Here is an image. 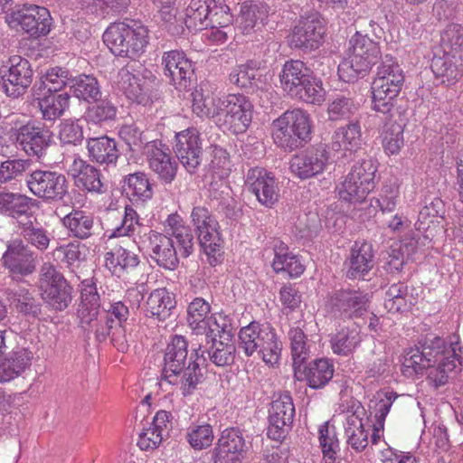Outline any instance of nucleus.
<instances>
[{
    "label": "nucleus",
    "mask_w": 463,
    "mask_h": 463,
    "mask_svg": "<svg viewBox=\"0 0 463 463\" xmlns=\"http://www.w3.org/2000/svg\"><path fill=\"white\" fill-rule=\"evenodd\" d=\"M455 345H447L443 338L428 334L415 348L407 350V374H422L427 369L428 379L436 388L445 385L449 374L461 364Z\"/></svg>",
    "instance_id": "1"
},
{
    "label": "nucleus",
    "mask_w": 463,
    "mask_h": 463,
    "mask_svg": "<svg viewBox=\"0 0 463 463\" xmlns=\"http://www.w3.org/2000/svg\"><path fill=\"white\" fill-rule=\"evenodd\" d=\"M192 348L189 354L188 342L183 335H175L167 345L164 355L162 379L173 385H178L184 397L191 396L203 380L201 364L205 362L204 351Z\"/></svg>",
    "instance_id": "2"
},
{
    "label": "nucleus",
    "mask_w": 463,
    "mask_h": 463,
    "mask_svg": "<svg viewBox=\"0 0 463 463\" xmlns=\"http://www.w3.org/2000/svg\"><path fill=\"white\" fill-rule=\"evenodd\" d=\"M404 80L402 67L386 55L372 83L373 109L389 114L390 118H402L405 113V99L404 96L399 98V94Z\"/></svg>",
    "instance_id": "3"
},
{
    "label": "nucleus",
    "mask_w": 463,
    "mask_h": 463,
    "mask_svg": "<svg viewBox=\"0 0 463 463\" xmlns=\"http://www.w3.org/2000/svg\"><path fill=\"white\" fill-rule=\"evenodd\" d=\"M279 79L282 89L291 98L310 104H321L325 99L322 81L299 60L286 61Z\"/></svg>",
    "instance_id": "4"
},
{
    "label": "nucleus",
    "mask_w": 463,
    "mask_h": 463,
    "mask_svg": "<svg viewBox=\"0 0 463 463\" xmlns=\"http://www.w3.org/2000/svg\"><path fill=\"white\" fill-rule=\"evenodd\" d=\"M102 39L114 55L134 60L145 52L148 31L133 20L115 22L108 26Z\"/></svg>",
    "instance_id": "5"
},
{
    "label": "nucleus",
    "mask_w": 463,
    "mask_h": 463,
    "mask_svg": "<svg viewBox=\"0 0 463 463\" xmlns=\"http://www.w3.org/2000/svg\"><path fill=\"white\" fill-rule=\"evenodd\" d=\"M239 339V347L247 356L257 352L267 364L274 365L279 363L282 343L270 324L252 321L241 328Z\"/></svg>",
    "instance_id": "6"
},
{
    "label": "nucleus",
    "mask_w": 463,
    "mask_h": 463,
    "mask_svg": "<svg viewBox=\"0 0 463 463\" xmlns=\"http://www.w3.org/2000/svg\"><path fill=\"white\" fill-rule=\"evenodd\" d=\"M35 285L42 300L52 311H64L74 299L72 286L51 262L40 266Z\"/></svg>",
    "instance_id": "7"
},
{
    "label": "nucleus",
    "mask_w": 463,
    "mask_h": 463,
    "mask_svg": "<svg viewBox=\"0 0 463 463\" xmlns=\"http://www.w3.org/2000/svg\"><path fill=\"white\" fill-rule=\"evenodd\" d=\"M191 219L200 248L206 254L208 263L213 267L216 266L221 262L222 256L218 222L209 210L203 206L194 207Z\"/></svg>",
    "instance_id": "8"
},
{
    "label": "nucleus",
    "mask_w": 463,
    "mask_h": 463,
    "mask_svg": "<svg viewBox=\"0 0 463 463\" xmlns=\"http://www.w3.org/2000/svg\"><path fill=\"white\" fill-rule=\"evenodd\" d=\"M376 171L371 158L354 164L339 187L340 199L354 203L364 202L375 187Z\"/></svg>",
    "instance_id": "9"
},
{
    "label": "nucleus",
    "mask_w": 463,
    "mask_h": 463,
    "mask_svg": "<svg viewBox=\"0 0 463 463\" xmlns=\"http://www.w3.org/2000/svg\"><path fill=\"white\" fill-rule=\"evenodd\" d=\"M25 181L29 191L45 203H64L69 196V182L60 172L36 169Z\"/></svg>",
    "instance_id": "10"
},
{
    "label": "nucleus",
    "mask_w": 463,
    "mask_h": 463,
    "mask_svg": "<svg viewBox=\"0 0 463 463\" xmlns=\"http://www.w3.org/2000/svg\"><path fill=\"white\" fill-rule=\"evenodd\" d=\"M38 255L21 238L6 242L1 265L13 279L28 277L35 272Z\"/></svg>",
    "instance_id": "11"
},
{
    "label": "nucleus",
    "mask_w": 463,
    "mask_h": 463,
    "mask_svg": "<svg viewBox=\"0 0 463 463\" xmlns=\"http://www.w3.org/2000/svg\"><path fill=\"white\" fill-rule=\"evenodd\" d=\"M370 295L361 290L341 288L334 291L326 302L328 308L342 319L360 318L368 312Z\"/></svg>",
    "instance_id": "12"
},
{
    "label": "nucleus",
    "mask_w": 463,
    "mask_h": 463,
    "mask_svg": "<svg viewBox=\"0 0 463 463\" xmlns=\"http://www.w3.org/2000/svg\"><path fill=\"white\" fill-rule=\"evenodd\" d=\"M295 416V406L289 392H284L272 401L269 409L267 435L281 441L291 430Z\"/></svg>",
    "instance_id": "13"
},
{
    "label": "nucleus",
    "mask_w": 463,
    "mask_h": 463,
    "mask_svg": "<svg viewBox=\"0 0 463 463\" xmlns=\"http://www.w3.org/2000/svg\"><path fill=\"white\" fill-rule=\"evenodd\" d=\"M222 125L232 134L245 133L252 120L253 105L243 94L225 96Z\"/></svg>",
    "instance_id": "14"
},
{
    "label": "nucleus",
    "mask_w": 463,
    "mask_h": 463,
    "mask_svg": "<svg viewBox=\"0 0 463 463\" xmlns=\"http://www.w3.org/2000/svg\"><path fill=\"white\" fill-rule=\"evenodd\" d=\"M15 137L27 156L41 159L52 142V132L40 122L29 121L16 129Z\"/></svg>",
    "instance_id": "15"
},
{
    "label": "nucleus",
    "mask_w": 463,
    "mask_h": 463,
    "mask_svg": "<svg viewBox=\"0 0 463 463\" xmlns=\"http://www.w3.org/2000/svg\"><path fill=\"white\" fill-rule=\"evenodd\" d=\"M329 160V152L325 144L310 146L295 155L289 162L291 173L300 179H308L322 174Z\"/></svg>",
    "instance_id": "16"
},
{
    "label": "nucleus",
    "mask_w": 463,
    "mask_h": 463,
    "mask_svg": "<svg viewBox=\"0 0 463 463\" xmlns=\"http://www.w3.org/2000/svg\"><path fill=\"white\" fill-rule=\"evenodd\" d=\"M10 66L3 73L2 88L11 98H19L26 93L33 79V70L31 62L21 56H13L9 60Z\"/></svg>",
    "instance_id": "17"
},
{
    "label": "nucleus",
    "mask_w": 463,
    "mask_h": 463,
    "mask_svg": "<svg viewBox=\"0 0 463 463\" xmlns=\"http://www.w3.org/2000/svg\"><path fill=\"white\" fill-rule=\"evenodd\" d=\"M247 445L241 430L238 428H227L212 450L213 463H241L246 458Z\"/></svg>",
    "instance_id": "18"
},
{
    "label": "nucleus",
    "mask_w": 463,
    "mask_h": 463,
    "mask_svg": "<svg viewBox=\"0 0 463 463\" xmlns=\"http://www.w3.org/2000/svg\"><path fill=\"white\" fill-rule=\"evenodd\" d=\"M10 24L20 25L31 36L37 38L46 35L51 30V15L47 8L38 5H26L7 14Z\"/></svg>",
    "instance_id": "19"
},
{
    "label": "nucleus",
    "mask_w": 463,
    "mask_h": 463,
    "mask_svg": "<svg viewBox=\"0 0 463 463\" xmlns=\"http://www.w3.org/2000/svg\"><path fill=\"white\" fill-rule=\"evenodd\" d=\"M164 76L177 90H186L192 82L194 69L193 62L183 51L165 52L161 61Z\"/></svg>",
    "instance_id": "20"
},
{
    "label": "nucleus",
    "mask_w": 463,
    "mask_h": 463,
    "mask_svg": "<svg viewBox=\"0 0 463 463\" xmlns=\"http://www.w3.org/2000/svg\"><path fill=\"white\" fill-rule=\"evenodd\" d=\"M174 151L185 170L194 174L203 161V144L199 131L189 128L175 134Z\"/></svg>",
    "instance_id": "21"
},
{
    "label": "nucleus",
    "mask_w": 463,
    "mask_h": 463,
    "mask_svg": "<svg viewBox=\"0 0 463 463\" xmlns=\"http://www.w3.org/2000/svg\"><path fill=\"white\" fill-rule=\"evenodd\" d=\"M326 33L325 21L317 14L299 20L291 35V44L304 52H311L323 43Z\"/></svg>",
    "instance_id": "22"
},
{
    "label": "nucleus",
    "mask_w": 463,
    "mask_h": 463,
    "mask_svg": "<svg viewBox=\"0 0 463 463\" xmlns=\"http://www.w3.org/2000/svg\"><path fill=\"white\" fill-rule=\"evenodd\" d=\"M245 184L257 200L264 206L271 208L279 198V188L274 175L261 167L248 171Z\"/></svg>",
    "instance_id": "23"
},
{
    "label": "nucleus",
    "mask_w": 463,
    "mask_h": 463,
    "mask_svg": "<svg viewBox=\"0 0 463 463\" xmlns=\"http://www.w3.org/2000/svg\"><path fill=\"white\" fill-rule=\"evenodd\" d=\"M149 168L166 184H170L176 175L177 164L173 159L168 146L161 140H153L145 145V154Z\"/></svg>",
    "instance_id": "24"
},
{
    "label": "nucleus",
    "mask_w": 463,
    "mask_h": 463,
    "mask_svg": "<svg viewBox=\"0 0 463 463\" xmlns=\"http://www.w3.org/2000/svg\"><path fill=\"white\" fill-rule=\"evenodd\" d=\"M352 409L344 423L345 435L347 444L355 451L361 452L368 446L369 430L365 429L362 418L365 410L360 402L353 404Z\"/></svg>",
    "instance_id": "25"
},
{
    "label": "nucleus",
    "mask_w": 463,
    "mask_h": 463,
    "mask_svg": "<svg viewBox=\"0 0 463 463\" xmlns=\"http://www.w3.org/2000/svg\"><path fill=\"white\" fill-rule=\"evenodd\" d=\"M33 95L42 118L45 121H55L70 107L71 95L67 92L33 91Z\"/></svg>",
    "instance_id": "26"
},
{
    "label": "nucleus",
    "mask_w": 463,
    "mask_h": 463,
    "mask_svg": "<svg viewBox=\"0 0 463 463\" xmlns=\"http://www.w3.org/2000/svg\"><path fill=\"white\" fill-rule=\"evenodd\" d=\"M7 300L22 316L29 318H38L44 315V303L33 291L26 288L17 289L6 288L5 291Z\"/></svg>",
    "instance_id": "27"
},
{
    "label": "nucleus",
    "mask_w": 463,
    "mask_h": 463,
    "mask_svg": "<svg viewBox=\"0 0 463 463\" xmlns=\"http://www.w3.org/2000/svg\"><path fill=\"white\" fill-rule=\"evenodd\" d=\"M148 241L152 250L151 257L157 265L170 270L175 269L179 260L173 239L165 234L149 230Z\"/></svg>",
    "instance_id": "28"
},
{
    "label": "nucleus",
    "mask_w": 463,
    "mask_h": 463,
    "mask_svg": "<svg viewBox=\"0 0 463 463\" xmlns=\"http://www.w3.org/2000/svg\"><path fill=\"white\" fill-rule=\"evenodd\" d=\"M70 172L77 187L91 193L102 194L106 191L100 180V172L81 158H75Z\"/></svg>",
    "instance_id": "29"
},
{
    "label": "nucleus",
    "mask_w": 463,
    "mask_h": 463,
    "mask_svg": "<svg viewBox=\"0 0 463 463\" xmlns=\"http://www.w3.org/2000/svg\"><path fill=\"white\" fill-rule=\"evenodd\" d=\"M192 109L200 118H213L221 123L223 114L225 96L220 98L209 90L196 89L192 94Z\"/></svg>",
    "instance_id": "30"
},
{
    "label": "nucleus",
    "mask_w": 463,
    "mask_h": 463,
    "mask_svg": "<svg viewBox=\"0 0 463 463\" xmlns=\"http://www.w3.org/2000/svg\"><path fill=\"white\" fill-rule=\"evenodd\" d=\"M334 364L327 358L316 359L301 368V373L296 377L298 381H305L315 390L325 387L334 376Z\"/></svg>",
    "instance_id": "31"
},
{
    "label": "nucleus",
    "mask_w": 463,
    "mask_h": 463,
    "mask_svg": "<svg viewBox=\"0 0 463 463\" xmlns=\"http://www.w3.org/2000/svg\"><path fill=\"white\" fill-rule=\"evenodd\" d=\"M346 276L349 279L364 278L373 267V245L355 241L350 250Z\"/></svg>",
    "instance_id": "32"
},
{
    "label": "nucleus",
    "mask_w": 463,
    "mask_h": 463,
    "mask_svg": "<svg viewBox=\"0 0 463 463\" xmlns=\"http://www.w3.org/2000/svg\"><path fill=\"white\" fill-rule=\"evenodd\" d=\"M431 70L442 83L452 84L463 75V61L453 54L436 50L431 60Z\"/></svg>",
    "instance_id": "33"
},
{
    "label": "nucleus",
    "mask_w": 463,
    "mask_h": 463,
    "mask_svg": "<svg viewBox=\"0 0 463 463\" xmlns=\"http://www.w3.org/2000/svg\"><path fill=\"white\" fill-rule=\"evenodd\" d=\"M16 226L20 231L22 240L28 246L34 247L40 252L47 250L52 241V233L37 222L35 218L33 219L32 213L29 217L17 221Z\"/></svg>",
    "instance_id": "34"
},
{
    "label": "nucleus",
    "mask_w": 463,
    "mask_h": 463,
    "mask_svg": "<svg viewBox=\"0 0 463 463\" xmlns=\"http://www.w3.org/2000/svg\"><path fill=\"white\" fill-rule=\"evenodd\" d=\"M118 84L127 98L133 102L146 105L151 99L146 81L136 77L127 68L118 71Z\"/></svg>",
    "instance_id": "35"
},
{
    "label": "nucleus",
    "mask_w": 463,
    "mask_h": 463,
    "mask_svg": "<svg viewBox=\"0 0 463 463\" xmlns=\"http://www.w3.org/2000/svg\"><path fill=\"white\" fill-rule=\"evenodd\" d=\"M87 149L90 158L99 165H115L119 156L116 140L108 136L89 137Z\"/></svg>",
    "instance_id": "36"
},
{
    "label": "nucleus",
    "mask_w": 463,
    "mask_h": 463,
    "mask_svg": "<svg viewBox=\"0 0 463 463\" xmlns=\"http://www.w3.org/2000/svg\"><path fill=\"white\" fill-rule=\"evenodd\" d=\"M175 305V298L165 288L155 289L146 301V316L158 321H165L169 318Z\"/></svg>",
    "instance_id": "37"
},
{
    "label": "nucleus",
    "mask_w": 463,
    "mask_h": 463,
    "mask_svg": "<svg viewBox=\"0 0 463 463\" xmlns=\"http://www.w3.org/2000/svg\"><path fill=\"white\" fill-rule=\"evenodd\" d=\"M32 353L20 348L0 360V383L18 377L31 364Z\"/></svg>",
    "instance_id": "38"
},
{
    "label": "nucleus",
    "mask_w": 463,
    "mask_h": 463,
    "mask_svg": "<svg viewBox=\"0 0 463 463\" xmlns=\"http://www.w3.org/2000/svg\"><path fill=\"white\" fill-rule=\"evenodd\" d=\"M279 118V123L281 128H291L293 132H297L296 137H300V140L306 144L310 139L311 135V118L309 114L301 109H294L285 111Z\"/></svg>",
    "instance_id": "39"
},
{
    "label": "nucleus",
    "mask_w": 463,
    "mask_h": 463,
    "mask_svg": "<svg viewBox=\"0 0 463 463\" xmlns=\"http://www.w3.org/2000/svg\"><path fill=\"white\" fill-rule=\"evenodd\" d=\"M123 193L131 202L144 203L153 196V189L147 175L143 172L129 174L124 177Z\"/></svg>",
    "instance_id": "40"
},
{
    "label": "nucleus",
    "mask_w": 463,
    "mask_h": 463,
    "mask_svg": "<svg viewBox=\"0 0 463 463\" xmlns=\"http://www.w3.org/2000/svg\"><path fill=\"white\" fill-rule=\"evenodd\" d=\"M32 198L27 195L12 193L0 192V214L17 219L29 217L31 212Z\"/></svg>",
    "instance_id": "41"
},
{
    "label": "nucleus",
    "mask_w": 463,
    "mask_h": 463,
    "mask_svg": "<svg viewBox=\"0 0 463 463\" xmlns=\"http://www.w3.org/2000/svg\"><path fill=\"white\" fill-rule=\"evenodd\" d=\"M194 333L204 335L208 344L218 340H232L233 337L232 326L222 314L211 315Z\"/></svg>",
    "instance_id": "42"
},
{
    "label": "nucleus",
    "mask_w": 463,
    "mask_h": 463,
    "mask_svg": "<svg viewBox=\"0 0 463 463\" xmlns=\"http://www.w3.org/2000/svg\"><path fill=\"white\" fill-rule=\"evenodd\" d=\"M62 224L71 236L79 240H87L93 234L94 218L81 210H72L63 217Z\"/></svg>",
    "instance_id": "43"
},
{
    "label": "nucleus",
    "mask_w": 463,
    "mask_h": 463,
    "mask_svg": "<svg viewBox=\"0 0 463 463\" xmlns=\"http://www.w3.org/2000/svg\"><path fill=\"white\" fill-rule=\"evenodd\" d=\"M272 268L276 273L287 272L291 278L300 276L305 267L297 255L288 251V248L283 242L274 247V260Z\"/></svg>",
    "instance_id": "44"
},
{
    "label": "nucleus",
    "mask_w": 463,
    "mask_h": 463,
    "mask_svg": "<svg viewBox=\"0 0 463 463\" xmlns=\"http://www.w3.org/2000/svg\"><path fill=\"white\" fill-rule=\"evenodd\" d=\"M398 395L393 392H378L374 399L370 401L369 409L373 414L376 424L373 425L372 442L377 443L380 439L379 431L383 429V422L390 408Z\"/></svg>",
    "instance_id": "45"
},
{
    "label": "nucleus",
    "mask_w": 463,
    "mask_h": 463,
    "mask_svg": "<svg viewBox=\"0 0 463 463\" xmlns=\"http://www.w3.org/2000/svg\"><path fill=\"white\" fill-rule=\"evenodd\" d=\"M361 145V128L358 122L338 128L331 137L330 147L335 151L355 150Z\"/></svg>",
    "instance_id": "46"
},
{
    "label": "nucleus",
    "mask_w": 463,
    "mask_h": 463,
    "mask_svg": "<svg viewBox=\"0 0 463 463\" xmlns=\"http://www.w3.org/2000/svg\"><path fill=\"white\" fill-rule=\"evenodd\" d=\"M109 315L104 311H99L97 314H89L80 319V327L87 335L93 334L98 342H104L109 335L114 327L113 318H109Z\"/></svg>",
    "instance_id": "47"
},
{
    "label": "nucleus",
    "mask_w": 463,
    "mask_h": 463,
    "mask_svg": "<svg viewBox=\"0 0 463 463\" xmlns=\"http://www.w3.org/2000/svg\"><path fill=\"white\" fill-rule=\"evenodd\" d=\"M73 77L69 71L61 67H54L47 71L33 86V91L61 92L67 85L71 87Z\"/></svg>",
    "instance_id": "48"
},
{
    "label": "nucleus",
    "mask_w": 463,
    "mask_h": 463,
    "mask_svg": "<svg viewBox=\"0 0 463 463\" xmlns=\"http://www.w3.org/2000/svg\"><path fill=\"white\" fill-rule=\"evenodd\" d=\"M267 17V11L263 7L255 4H243L238 18L239 29L243 34L256 33L263 27Z\"/></svg>",
    "instance_id": "49"
},
{
    "label": "nucleus",
    "mask_w": 463,
    "mask_h": 463,
    "mask_svg": "<svg viewBox=\"0 0 463 463\" xmlns=\"http://www.w3.org/2000/svg\"><path fill=\"white\" fill-rule=\"evenodd\" d=\"M71 90L79 100L88 103L99 99L102 95L98 80L94 76L87 74L73 77Z\"/></svg>",
    "instance_id": "50"
},
{
    "label": "nucleus",
    "mask_w": 463,
    "mask_h": 463,
    "mask_svg": "<svg viewBox=\"0 0 463 463\" xmlns=\"http://www.w3.org/2000/svg\"><path fill=\"white\" fill-rule=\"evenodd\" d=\"M138 263L139 258L137 254L121 247L107 252L105 255L106 267L118 277H120L123 272L136 268Z\"/></svg>",
    "instance_id": "51"
},
{
    "label": "nucleus",
    "mask_w": 463,
    "mask_h": 463,
    "mask_svg": "<svg viewBox=\"0 0 463 463\" xmlns=\"http://www.w3.org/2000/svg\"><path fill=\"white\" fill-rule=\"evenodd\" d=\"M352 54L363 60H366L371 65H374L381 57L378 43L368 35L355 32L349 41Z\"/></svg>",
    "instance_id": "52"
},
{
    "label": "nucleus",
    "mask_w": 463,
    "mask_h": 463,
    "mask_svg": "<svg viewBox=\"0 0 463 463\" xmlns=\"http://www.w3.org/2000/svg\"><path fill=\"white\" fill-rule=\"evenodd\" d=\"M85 111L88 123L103 126L116 119L118 108L109 99H101L91 102Z\"/></svg>",
    "instance_id": "53"
},
{
    "label": "nucleus",
    "mask_w": 463,
    "mask_h": 463,
    "mask_svg": "<svg viewBox=\"0 0 463 463\" xmlns=\"http://www.w3.org/2000/svg\"><path fill=\"white\" fill-rule=\"evenodd\" d=\"M436 50L445 54H453L463 61V27L458 24H449L441 33Z\"/></svg>",
    "instance_id": "54"
},
{
    "label": "nucleus",
    "mask_w": 463,
    "mask_h": 463,
    "mask_svg": "<svg viewBox=\"0 0 463 463\" xmlns=\"http://www.w3.org/2000/svg\"><path fill=\"white\" fill-rule=\"evenodd\" d=\"M88 248L80 241H71L66 244L57 246L52 255L54 260L65 264L68 269H73L76 264L87 260Z\"/></svg>",
    "instance_id": "55"
},
{
    "label": "nucleus",
    "mask_w": 463,
    "mask_h": 463,
    "mask_svg": "<svg viewBox=\"0 0 463 463\" xmlns=\"http://www.w3.org/2000/svg\"><path fill=\"white\" fill-rule=\"evenodd\" d=\"M319 444L322 449L323 458L326 463H336L340 444L337 438L336 429L328 422L319 426Z\"/></svg>",
    "instance_id": "56"
},
{
    "label": "nucleus",
    "mask_w": 463,
    "mask_h": 463,
    "mask_svg": "<svg viewBox=\"0 0 463 463\" xmlns=\"http://www.w3.org/2000/svg\"><path fill=\"white\" fill-rule=\"evenodd\" d=\"M262 74L250 67L248 64L240 65L237 69L233 70L230 75V82L241 88H250L252 90H256L264 92V82L262 81Z\"/></svg>",
    "instance_id": "57"
},
{
    "label": "nucleus",
    "mask_w": 463,
    "mask_h": 463,
    "mask_svg": "<svg viewBox=\"0 0 463 463\" xmlns=\"http://www.w3.org/2000/svg\"><path fill=\"white\" fill-rule=\"evenodd\" d=\"M212 5V0H191L185 14L187 28L194 30L206 29Z\"/></svg>",
    "instance_id": "58"
},
{
    "label": "nucleus",
    "mask_w": 463,
    "mask_h": 463,
    "mask_svg": "<svg viewBox=\"0 0 463 463\" xmlns=\"http://www.w3.org/2000/svg\"><path fill=\"white\" fill-rule=\"evenodd\" d=\"M288 338L290 340L295 377H298V373H301V367L309 353L307 335L299 326H296L289 329Z\"/></svg>",
    "instance_id": "59"
},
{
    "label": "nucleus",
    "mask_w": 463,
    "mask_h": 463,
    "mask_svg": "<svg viewBox=\"0 0 463 463\" xmlns=\"http://www.w3.org/2000/svg\"><path fill=\"white\" fill-rule=\"evenodd\" d=\"M361 341L362 337L357 330L343 328L331 336L330 345L334 354L347 356Z\"/></svg>",
    "instance_id": "60"
},
{
    "label": "nucleus",
    "mask_w": 463,
    "mask_h": 463,
    "mask_svg": "<svg viewBox=\"0 0 463 463\" xmlns=\"http://www.w3.org/2000/svg\"><path fill=\"white\" fill-rule=\"evenodd\" d=\"M371 65L366 60H363L351 54L338 65L337 72L341 80L345 82H354L363 78L370 71Z\"/></svg>",
    "instance_id": "61"
},
{
    "label": "nucleus",
    "mask_w": 463,
    "mask_h": 463,
    "mask_svg": "<svg viewBox=\"0 0 463 463\" xmlns=\"http://www.w3.org/2000/svg\"><path fill=\"white\" fill-rule=\"evenodd\" d=\"M207 350L209 360L216 366L224 367L234 363L236 346L232 340H218L210 342Z\"/></svg>",
    "instance_id": "62"
},
{
    "label": "nucleus",
    "mask_w": 463,
    "mask_h": 463,
    "mask_svg": "<svg viewBox=\"0 0 463 463\" xmlns=\"http://www.w3.org/2000/svg\"><path fill=\"white\" fill-rule=\"evenodd\" d=\"M80 298V319L88 314L90 316V314H97L100 311V298L92 279H84L81 282Z\"/></svg>",
    "instance_id": "63"
},
{
    "label": "nucleus",
    "mask_w": 463,
    "mask_h": 463,
    "mask_svg": "<svg viewBox=\"0 0 463 463\" xmlns=\"http://www.w3.org/2000/svg\"><path fill=\"white\" fill-rule=\"evenodd\" d=\"M393 120L383 141L384 150L389 155L398 154L404 146L405 113L402 118H390Z\"/></svg>",
    "instance_id": "64"
}]
</instances>
